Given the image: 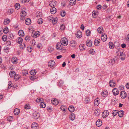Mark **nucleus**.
Masks as SVG:
<instances>
[{"instance_id":"22","label":"nucleus","mask_w":129,"mask_h":129,"mask_svg":"<svg viewBox=\"0 0 129 129\" xmlns=\"http://www.w3.org/2000/svg\"><path fill=\"white\" fill-rule=\"evenodd\" d=\"M20 111L19 109L17 108L15 109L14 111V113L16 115H18L20 112Z\"/></svg>"},{"instance_id":"54","label":"nucleus","mask_w":129,"mask_h":129,"mask_svg":"<svg viewBox=\"0 0 129 129\" xmlns=\"http://www.w3.org/2000/svg\"><path fill=\"white\" fill-rule=\"evenodd\" d=\"M30 106L29 104H26L24 106V108L25 109H30Z\"/></svg>"},{"instance_id":"37","label":"nucleus","mask_w":129,"mask_h":129,"mask_svg":"<svg viewBox=\"0 0 129 129\" xmlns=\"http://www.w3.org/2000/svg\"><path fill=\"white\" fill-rule=\"evenodd\" d=\"M94 103V104L95 106H97L99 104V100H98L97 98H96L95 100Z\"/></svg>"},{"instance_id":"63","label":"nucleus","mask_w":129,"mask_h":129,"mask_svg":"<svg viewBox=\"0 0 129 129\" xmlns=\"http://www.w3.org/2000/svg\"><path fill=\"white\" fill-rule=\"evenodd\" d=\"M14 37L13 35L12 34H9V38L10 39H12Z\"/></svg>"},{"instance_id":"52","label":"nucleus","mask_w":129,"mask_h":129,"mask_svg":"<svg viewBox=\"0 0 129 129\" xmlns=\"http://www.w3.org/2000/svg\"><path fill=\"white\" fill-rule=\"evenodd\" d=\"M113 83V81L112 80H110L109 83V84L110 86L111 87H113V85L112 84Z\"/></svg>"},{"instance_id":"23","label":"nucleus","mask_w":129,"mask_h":129,"mask_svg":"<svg viewBox=\"0 0 129 129\" xmlns=\"http://www.w3.org/2000/svg\"><path fill=\"white\" fill-rule=\"evenodd\" d=\"M124 112L123 110H121L118 112V115L119 117H122L124 115Z\"/></svg>"},{"instance_id":"25","label":"nucleus","mask_w":129,"mask_h":129,"mask_svg":"<svg viewBox=\"0 0 129 129\" xmlns=\"http://www.w3.org/2000/svg\"><path fill=\"white\" fill-rule=\"evenodd\" d=\"M79 47L80 49L82 50H84L85 48V45L83 44L80 45Z\"/></svg>"},{"instance_id":"45","label":"nucleus","mask_w":129,"mask_h":129,"mask_svg":"<svg viewBox=\"0 0 129 129\" xmlns=\"http://www.w3.org/2000/svg\"><path fill=\"white\" fill-rule=\"evenodd\" d=\"M90 101V99L89 97H86L85 98L84 101L85 103H87Z\"/></svg>"},{"instance_id":"40","label":"nucleus","mask_w":129,"mask_h":129,"mask_svg":"<svg viewBox=\"0 0 129 129\" xmlns=\"http://www.w3.org/2000/svg\"><path fill=\"white\" fill-rule=\"evenodd\" d=\"M15 7L17 9H19L20 8V6L19 4H16L15 5Z\"/></svg>"},{"instance_id":"62","label":"nucleus","mask_w":129,"mask_h":129,"mask_svg":"<svg viewBox=\"0 0 129 129\" xmlns=\"http://www.w3.org/2000/svg\"><path fill=\"white\" fill-rule=\"evenodd\" d=\"M59 43H58L56 45V48L57 49V50H60L59 47Z\"/></svg>"},{"instance_id":"49","label":"nucleus","mask_w":129,"mask_h":129,"mask_svg":"<svg viewBox=\"0 0 129 129\" xmlns=\"http://www.w3.org/2000/svg\"><path fill=\"white\" fill-rule=\"evenodd\" d=\"M118 110H115L113 111V116H115L118 113Z\"/></svg>"},{"instance_id":"32","label":"nucleus","mask_w":129,"mask_h":129,"mask_svg":"<svg viewBox=\"0 0 129 129\" xmlns=\"http://www.w3.org/2000/svg\"><path fill=\"white\" fill-rule=\"evenodd\" d=\"M94 114L96 116H99L100 114V111L98 109L95 110Z\"/></svg>"},{"instance_id":"11","label":"nucleus","mask_w":129,"mask_h":129,"mask_svg":"<svg viewBox=\"0 0 129 129\" xmlns=\"http://www.w3.org/2000/svg\"><path fill=\"white\" fill-rule=\"evenodd\" d=\"M82 33L81 31L79 30L77 31L76 34V36L78 38H80L82 37Z\"/></svg>"},{"instance_id":"55","label":"nucleus","mask_w":129,"mask_h":129,"mask_svg":"<svg viewBox=\"0 0 129 129\" xmlns=\"http://www.w3.org/2000/svg\"><path fill=\"white\" fill-rule=\"evenodd\" d=\"M6 44L7 46L10 45L11 44V42L10 41H7L6 42Z\"/></svg>"},{"instance_id":"2","label":"nucleus","mask_w":129,"mask_h":129,"mask_svg":"<svg viewBox=\"0 0 129 129\" xmlns=\"http://www.w3.org/2000/svg\"><path fill=\"white\" fill-rule=\"evenodd\" d=\"M61 43L62 45L64 46H67L68 44V41L67 39L64 37L61 39Z\"/></svg>"},{"instance_id":"1","label":"nucleus","mask_w":129,"mask_h":129,"mask_svg":"<svg viewBox=\"0 0 129 129\" xmlns=\"http://www.w3.org/2000/svg\"><path fill=\"white\" fill-rule=\"evenodd\" d=\"M115 57L116 59L119 57L121 60H123L125 59L124 54L123 53V51L121 49L117 50L115 54Z\"/></svg>"},{"instance_id":"24","label":"nucleus","mask_w":129,"mask_h":129,"mask_svg":"<svg viewBox=\"0 0 129 129\" xmlns=\"http://www.w3.org/2000/svg\"><path fill=\"white\" fill-rule=\"evenodd\" d=\"M69 111L71 112H73L74 110V108L73 106H70L68 108Z\"/></svg>"},{"instance_id":"38","label":"nucleus","mask_w":129,"mask_h":129,"mask_svg":"<svg viewBox=\"0 0 129 129\" xmlns=\"http://www.w3.org/2000/svg\"><path fill=\"white\" fill-rule=\"evenodd\" d=\"M103 29L102 27H100L98 28L97 30L99 33L101 34L102 33V31H103Z\"/></svg>"},{"instance_id":"43","label":"nucleus","mask_w":129,"mask_h":129,"mask_svg":"<svg viewBox=\"0 0 129 129\" xmlns=\"http://www.w3.org/2000/svg\"><path fill=\"white\" fill-rule=\"evenodd\" d=\"M91 31L88 29H87L86 31V34L87 36H88L90 35Z\"/></svg>"},{"instance_id":"42","label":"nucleus","mask_w":129,"mask_h":129,"mask_svg":"<svg viewBox=\"0 0 129 129\" xmlns=\"http://www.w3.org/2000/svg\"><path fill=\"white\" fill-rule=\"evenodd\" d=\"M26 47V45L24 43L22 44L20 46V48L23 49Z\"/></svg>"},{"instance_id":"4","label":"nucleus","mask_w":129,"mask_h":129,"mask_svg":"<svg viewBox=\"0 0 129 129\" xmlns=\"http://www.w3.org/2000/svg\"><path fill=\"white\" fill-rule=\"evenodd\" d=\"M31 128L32 129H39V127L36 123L33 122Z\"/></svg>"},{"instance_id":"41","label":"nucleus","mask_w":129,"mask_h":129,"mask_svg":"<svg viewBox=\"0 0 129 129\" xmlns=\"http://www.w3.org/2000/svg\"><path fill=\"white\" fill-rule=\"evenodd\" d=\"M43 21L42 19L40 18L38 20L37 22L39 24H41L43 23Z\"/></svg>"},{"instance_id":"31","label":"nucleus","mask_w":129,"mask_h":129,"mask_svg":"<svg viewBox=\"0 0 129 129\" xmlns=\"http://www.w3.org/2000/svg\"><path fill=\"white\" fill-rule=\"evenodd\" d=\"M3 32L5 33H8L9 31V29L7 27H6L4 29H3Z\"/></svg>"},{"instance_id":"29","label":"nucleus","mask_w":129,"mask_h":129,"mask_svg":"<svg viewBox=\"0 0 129 129\" xmlns=\"http://www.w3.org/2000/svg\"><path fill=\"white\" fill-rule=\"evenodd\" d=\"M36 73L37 72L35 70H31L30 72V74L33 76L36 75Z\"/></svg>"},{"instance_id":"51","label":"nucleus","mask_w":129,"mask_h":129,"mask_svg":"<svg viewBox=\"0 0 129 129\" xmlns=\"http://www.w3.org/2000/svg\"><path fill=\"white\" fill-rule=\"evenodd\" d=\"M109 48H112L113 46V44L112 42H109Z\"/></svg>"},{"instance_id":"30","label":"nucleus","mask_w":129,"mask_h":129,"mask_svg":"<svg viewBox=\"0 0 129 129\" xmlns=\"http://www.w3.org/2000/svg\"><path fill=\"white\" fill-rule=\"evenodd\" d=\"M46 106V104L45 103L43 102H41L40 104V107L44 108Z\"/></svg>"},{"instance_id":"48","label":"nucleus","mask_w":129,"mask_h":129,"mask_svg":"<svg viewBox=\"0 0 129 129\" xmlns=\"http://www.w3.org/2000/svg\"><path fill=\"white\" fill-rule=\"evenodd\" d=\"M13 119V117L11 116H10L8 118L7 120L9 122H11L12 121Z\"/></svg>"},{"instance_id":"26","label":"nucleus","mask_w":129,"mask_h":129,"mask_svg":"<svg viewBox=\"0 0 129 129\" xmlns=\"http://www.w3.org/2000/svg\"><path fill=\"white\" fill-rule=\"evenodd\" d=\"M21 17H24L26 16V12L23 10L21 11Z\"/></svg>"},{"instance_id":"10","label":"nucleus","mask_w":129,"mask_h":129,"mask_svg":"<svg viewBox=\"0 0 129 129\" xmlns=\"http://www.w3.org/2000/svg\"><path fill=\"white\" fill-rule=\"evenodd\" d=\"M51 101L52 104L55 105H57L58 103V100L56 99H53Z\"/></svg>"},{"instance_id":"8","label":"nucleus","mask_w":129,"mask_h":129,"mask_svg":"<svg viewBox=\"0 0 129 129\" xmlns=\"http://www.w3.org/2000/svg\"><path fill=\"white\" fill-rule=\"evenodd\" d=\"M127 96L126 92L124 91H122L120 93V96L122 99H124Z\"/></svg>"},{"instance_id":"57","label":"nucleus","mask_w":129,"mask_h":129,"mask_svg":"<svg viewBox=\"0 0 129 129\" xmlns=\"http://www.w3.org/2000/svg\"><path fill=\"white\" fill-rule=\"evenodd\" d=\"M60 28L61 30H63L65 28V25H64L62 24L60 27Z\"/></svg>"},{"instance_id":"53","label":"nucleus","mask_w":129,"mask_h":129,"mask_svg":"<svg viewBox=\"0 0 129 129\" xmlns=\"http://www.w3.org/2000/svg\"><path fill=\"white\" fill-rule=\"evenodd\" d=\"M42 16V13L40 12H39L38 13H37L36 14V16L37 17H41Z\"/></svg>"},{"instance_id":"64","label":"nucleus","mask_w":129,"mask_h":129,"mask_svg":"<svg viewBox=\"0 0 129 129\" xmlns=\"http://www.w3.org/2000/svg\"><path fill=\"white\" fill-rule=\"evenodd\" d=\"M63 82L61 80H60L59 81L58 85L60 86H61L63 84Z\"/></svg>"},{"instance_id":"3","label":"nucleus","mask_w":129,"mask_h":129,"mask_svg":"<svg viewBox=\"0 0 129 129\" xmlns=\"http://www.w3.org/2000/svg\"><path fill=\"white\" fill-rule=\"evenodd\" d=\"M15 75V73L14 71H11L9 73V75L11 77H14V79L16 78L17 79H19V77H17V78L16 77V76Z\"/></svg>"},{"instance_id":"6","label":"nucleus","mask_w":129,"mask_h":129,"mask_svg":"<svg viewBox=\"0 0 129 129\" xmlns=\"http://www.w3.org/2000/svg\"><path fill=\"white\" fill-rule=\"evenodd\" d=\"M101 38V40L103 42L106 41L107 38V35L105 34H102V35Z\"/></svg>"},{"instance_id":"5","label":"nucleus","mask_w":129,"mask_h":129,"mask_svg":"<svg viewBox=\"0 0 129 129\" xmlns=\"http://www.w3.org/2000/svg\"><path fill=\"white\" fill-rule=\"evenodd\" d=\"M40 32L38 31H37L32 34V36L34 38H36L39 36L40 35Z\"/></svg>"},{"instance_id":"33","label":"nucleus","mask_w":129,"mask_h":129,"mask_svg":"<svg viewBox=\"0 0 129 129\" xmlns=\"http://www.w3.org/2000/svg\"><path fill=\"white\" fill-rule=\"evenodd\" d=\"M22 73L24 76H26L28 74L27 71L26 70H23L22 71Z\"/></svg>"},{"instance_id":"7","label":"nucleus","mask_w":129,"mask_h":129,"mask_svg":"<svg viewBox=\"0 0 129 129\" xmlns=\"http://www.w3.org/2000/svg\"><path fill=\"white\" fill-rule=\"evenodd\" d=\"M55 64V62L53 60L49 61L48 62V66L51 68L53 67Z\"/></svg>"},{"instance_id":"34","label":"nucleus","mask_w":129,"mask_h":129,"mask_svg":"<svg viewBox=\"0 0 129 129\" xmlns=\"http://www.w3.org/2000/svg\"><path fill=\"white\" fill-rule=\"evenodd\" d=\"M18 34L19 36H23L24 35V34L23 31L22 30H20L19 31Z\"/></svg>"},{"instance_id":"19","label":"nucleus","mask_w":129,"mask_h":129,"mask_svg":"<svg viewBox=\"0 0 129 129\" xmlns=\"http://www.w3.org/2000/svg\"><path fill=\"white\" fill-rule=\"evenodd\" d=\"M56 3L57 2L56 1L54 2L53 3V2H49V5L51 7V8L54 7L56 5Z\"/></svg>"},{"instance_id":"46","label":"nucleus","mask_w":129,"mask_h":129,"mask_svg":"<svg viewBox=\"0 0 129 129\" xmlns=\"http://www.w3.org/2000/svg\"><path fill=\"white\" fill-rule=\"evenodd\" d=\"M60 14L61 16L63 17H64L66 15V12L64 11H62L61 12Z\"/></svg>"},{"instance_id":"27","label":"nucleus","mask_w":129,"mask_h":129,"mask_svg":"<svg viewBox=\"0 0 129 129\" xmlns=\"http://www.w3.org/2000/svg\"><path fill=\"white\" fill-rule=\"evenodd\" d=\"M69 4L71 5H75L76 3V0H70L69 2Z\"/></svg>"},{"instance_id":"9","label":"nucleus","mask_w":129,"mask_h":129,"mask_svg":"<svg viewBox=\"0 0 129 129\" xmlns=\"http://www.w3.org/2000/svg\"><path fill=\"white\" fill-rule=\"evenodd\" d=\"M109 114V112L107 111H104L103 112L102 117L103 118H105L107 117Z\"/></svg>"},{"instance_id":"56","label":"nucleus","mask_w":129,"mask_h":129,"mask_svg":"<svg viewBox=\"0 0 129 129\" xmlns=\"http://www.w3.org/2000/svg\"><path fill=\"white\" fill-rule=\"evenodd\" d=\"M25 40L27 41H28L30 39V37L29 36H27L25 38Z\"/></svg>"},{"instance_id":"28","label":"nucleus","mask_w":129,"mask_h":129,"mask_svg":"<svg viewBox=\"0 0 129 129\" xmlns=\"http://www.w3.org/2000/svg\"><path fill=\"white\" fill-rule=\"evenodd\" d=\"M57 18L56 17L53 18L52 20V23L53 24H55L57 22Z\"/></svg>"},{"instance_id":"12","label":"nucleus","mask_w":129,"mask_h":129,"mask_svg":"<svg viewBox=\"0 0 129 129\" xmlns=\"http://www.w3.org/2000/svg\"><path fill=\"white\" fill-rule=\"evenodd\" d=\"M50 12L52 14H54L56 12V9L54 7H52L50 9Z\"/></svg>"},{"instance_id":"44","label":"nucleus","mask_w":129,"mask_h":129,"mask_svg":"<svg viewBox=\"0 0 129 129\" xmlns=\"http://www.w3.org/2000/svg\"><path fill=\"white\" fill-rule=\"evenodd\" d=\"M7 36L6 35H4L2 37V39L4 41H6L7 40Z\"/></svg>"},{"instance_id":"39","label":"nucleus","mask_w":129,"mask_h":129,"mask_svg":"<svg viewBox=\"0 0 129 129\" xmlns=\"http://www.w3.org/2000/svg\"><path fill=\"white\" fill-rule=\"evenodd\" d=\"M70 45L72 47H74L76 45L75 41H71L70 42Z\"/></svg>"},{"instance_id":"16","label":"nucleus","mask_w":129,"mask_h":129,"mask_svg":"<svg viewBox=\"0 0 129 129\" xmlns=\"http://www.w3.org/2000/svg\"><path fill=\"white\" fill-rule=\"evenodd\" d=\"M96 125L98 127H100L102 124V121L100 119H98L97 121H96Z\"/></svg>"},{"instance_id":"18","label":"nucleus","mask_w":129,"mask_h":129,"mask_svg":"<svg viewBox=\"0 0 129 129\" xmlns=\"http://www.w3.org/2000/svg\"><path fill=\"white\" fill-rule=\"evenodd\" d=\"M92 42L91 40H87L86 41V45L89 47L92 46Z\"/></svg>"},{"instance_id":"50","label":"nucleus","mask_w":129,"mask_h":129,"mask_svg":"<svg viewBox=\"0 0 129 129\" xmlns=\"http://www.w3.org/2000/svg\"><path fill=\"white\" fill-rule=\"evenodd\" d=\"M31 42L33 46H34L36 45V42L34 40H32L31 41Z\"/></svg>"},{"instance_id":"35","label":"nucleus","mask_w":129,"mask_h":129,"mask_svg":"<svg viewBox=\"0 0 129 129\" xmlns=\"http://www.w3.org/2000/svg\"><path fill=\"white\" fill-rule=\"evenodd\" d=\"M70 119L72 120H73L75 119V114H72L70 116Z\"/></svg>"},{"instance_id":"58","label":"nucleus","mask_w":129,"mask_h":129,"mask_svg":"<svg viewBox=\"0 0 129 129\" xmlns=\"http://www.w3.org/2000/svg\"><path fill=\"white\" fill-rule=\"evenodd\" d=\"M53 19V17L52 16H50L48 18V20L49 21H52Z\"/></svg>"},{"instance_id":"14","label":"nucleus","mask_w":129,"mask_h":129,"mask_svg":"<svg viewBox=\"0 0 129 129\" xmlns=\"http://www.w3.org/2000/svg\"><path fill=\"white\" fill-rule=\"evenodd\" d=\"M119 93V91L116 88H113V95H118Z\"/></svg>"},{"instance_id":"60","label":"nucleus","mask_w":129,"mask_h":129,"mask_svg":"<svg viewBox=\"0 0 129 129\" xmlns=\"http://www.w3.org/2000/svg\"><path fill=\"white\" fill-rule=\"evenodd\" d=\"M41 99L40 98H38L36 99V101L37 103H39L41 101Z\"/></svg>"},{"instance_id":"21","label":"nucleus","mask_w":129,"mask_h":129,"mask_svg":"<svg viewBox=\"0 0 129 129\" xmlns=\"http://www.w3.org/2000/svg\"><path fill=\"white\" fill-rule=\"evenodd\" d=\"M23 40V39L21 37H18L16 40V42L19 44H20Z\"/></svg>"},{"instance_id":"47","label":"nucleus","mask_w":129,"mask_h":129,"mask_svg":"<svg viewBox=\"0 0 129 129\" xmlns=\"http://www.w3.org/2000/svg\"><path fill=\"white\" fill-rule=\"evenodd\" d=\"M8 88L9 89L11 88L12 85V83L11 81H10L8 82Z\"/></svg>"},{"instance_id":"36","label":"nucleus","mask_w":129,"mask_h":129,"mask_svg":"<svg viewBox=\"0 0 129 129\" xmlns=\"http://www.w3.org/2000/svg\"><path fill=\"white\" fill-rule=\"evenodd\" d=\"M10 21V20L9 19H7L5 20L4 22V25H7L9 23Z\"/></svg>"},{"instance_id":"15","label":"nucleus","mask_w":129,"mask_h":129,"mask_svg":"<svg viewBox=\"0 0 129 129\" xmlns=\"http://www.w3.org/2000/svg\"><path fill=\"white\" fill-rule=\"evenodd\" d=\"M100 39H96L94 41V44L96 46H98L100 45Z\"/></svg>"},{"instance_id":"13","label":"nucleus","mask_w":129,"mask_h":129,"mask_svg":"<svg viewBox=\"0 0 129 129\" xmlns=\"http://www.w3.org/2000/svg\"><path fill=\"white\" fill-rule=\"evenodd\" d=\"M40 115L38 113H35L33 115L34 117V119H37L40 117Z\"/></svg>"},{"instance_id":"17","label":"nucleus","mask_w":129,"mask_h":129,"mask_svg":"<svg viewBox=\"0 0 129 129\" xmlns=\"http://www.w3.org/2000/svg\"><path fill=\"white\" fill-rule=\"evenodd\" d=\"M25 23L26 24L29 25L31 23L30 19L28 18L26 19L25 21Z\"/></svg>"},{"instance_id":"20","label":"nucleus","mask_w":129,"mask_h":129,"mask_svg":"<svg viewBox=\"0 0 129 129\" xmlns=\"http://www.w3.org/2000/svg\"><path fill=\"white\" fill-rule=\"evenodd\" d=\"M108 92L107 90H104L102 92V94L104 97L108 95Z\"/></svg>"},{"instance_id":"61","label":"nucleus","mask_w":129,"mask_h":129,"mask_svg":"<svg viewBox=\"0 0 129 129\" xmlns=\"http://www.w3.org/2000/svg\"><path fill=\"white\" fill-rule=\"evenodd\" d=\"M12 61L14 64H16L17 63V60L15 59V58H12Z\"/></svg>"},{"instance_id":"59","label":"nucleus","mask_w":129,"mask_h":129,"mask_svg":"<svg viewBox=\"0 0 129 129\" xmlns=\"http://www.w3.org/2000/svg\"><path fill=\"white\" fill-rule=\"evenodd\" d=\"M92 15L94 18H95L97 17L96 13L95 12H93L92 13Z\"/></svg>"}]
</instances>
